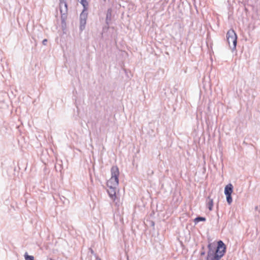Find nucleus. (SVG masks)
Listing matches in <instances>:
<instances>
[{
  "instance_id": "1",
  "label": "nucleus",
  "mask_w": 260,
  "mask_h": 260,
  "mask_svg": "<svg viewBox=\"0 0 260 260\" xmlns=\"http://www.w3.org/2000/svg\"><path fill=\"white\" fill-rule=\"evenodd\" d=\"M207 247L208 250L206 260H219L226 251V246L221 240H219L217 244L209 242Z\"/></svg>"
},
{
  "instance_id": "2",
  "label": "nucleus",
  "mask_w": 260,
  "mask_h": 260,
  "mask_svg": "<svg viewBox=\"0 0 260 260\" xmlns=\"http://www.w3.org/2000/svg\"><path fill=\"white\" fill-rule=\"evenodd\" d=\"M226 41L229 47L233 51L236 50L237 43V36L234 29H230L226 33Z\"/></svg>"
},
{
  "instance_id": "3",
  "label": "nucleus",
  "mask_w": 260,
  "mask_h": 260,
  "mask_svg": "<svg viewBox=\"0 0 260 260\" xmlns=\"http://www.w3.org/2000/svg\"><path fill=\"white\" fill-rule=\"evenodd\" d=\"M111 180H114L115 181V183L116 184L117 182H119L118 177L119 175V169L116 166H114L112 167L111 169Z\"/></svg>"
},
{
  "instance_id": "4",
  "label": "nucleus",
  "mask_w": 260,
  "mask_h": 260,
  "mask_svg": "<svg viewBox=\"0 0 260 260\" xmlns=\"http://www.w3.org/2000/svg\"><path fill=\"white\" fill-rule=\"evenodd\" d=\"M60 1V11L61 14L62 21H64L66 18L65 15L66 13L67 12V4L65 0H59Z\"/></svg>"
},
{
  "instance_id": "5",
  "label": "nucleus",
  "mask_w": 260,
  "mask_h": 260,
  "mask_svg": "<svg viewBox=\"0 0 260 260\" xmlns=\"http://www.w3.org/2000/svg\"><path fill=\"white\" fill-rule=\"evenodd\" d=\"M112 12V10L111 8H109L107 11L106 23L108 26L109 25L110 22L111 20Z\"/></svg>"
},
{
  "instance_id": "6",
  "label": "nucleus",
  "mask_w": 260,
  "mask_h": 260,
  "mask_svg": "<svg viewBox=\"0 0 260 260\" xmlns=\"http://www.w3.org/2000/svg\"><path fill=\"white\" fill-rule=\"evenodd\" d=\"M233 191V186L231 183L226 185L224 188L225 194H232Z\"/></svg>"
},
{
  "instance_id": "7",
  "label": "nucleus",
  "mask_w": 260,
  "mask_h": 260,
  "mask_svg": "<svg viewBox=\"0 0 260 260\" xmlns=\"http://www.w3.org/2000/svg\"><path fill=\"white\" fill-rule=\"evenodd\" d=\"M115 181L114 180H111V178H110L107 183V186L110 188H116V187L118 185L119 182H117L116 184L115 183Z\"/></svg>"
},
{
  "instance_id": "8",
  "label": "nucleus",
  "mask_w": 260,
  "mask_h": 260,
  "mask_svg": "<svg viewBox=\"0 0 260 260\" xmlns=\"http://www.w3.org/2000/svg\"><path fill=\"white\" fill-rule=\"evenodd\" d=\"M115 188H110V190H108V194L112 199H114L115 198H116Z\"/></svg>"
},
{
  "instance_id": "9",
  "label": "nucleus",
  "mask_w": 260,
  "mask_h": 260,
  "mask_svg": "<svg viewBox=\"0 0 260 260\" xmlns=\"http://www.w3.org/2000/svg\"><path fill=\"white\" fill-rule=\"evenodd\" d=\"M208 201L207 203V206L209 210L211 211L212 210L213 202V200L210 199V197L208 198Z\"/></svg>"
},
{
  "instance_id": "10",
  "label": "nucleus",
  "mask_w": 260,
  "mask_h": 260,
  "mask_svg": "<svg viewBox=\"0 0 260 260\" xmlns=\"http://www.w3.org/2000/svg\"><path fill=\"white\" fill-rule=\"evenodd\" d=\"M86 23V20H83V19H80V29L82 30L85 28V24Z\"/></svg>"
},
{
  "instance_id": "11",
  "label": "nucleus",
  "mask_w": 260,
  "mask_h": 260,
  "mask_svg": "<svg viewBox=\"0 0 260 260\" xmlns=\"http://www.w3.org/2000/svg\"><path fill=\"white\" fill-rule=\"evenodd\" d=\"M206 220V219L204 217L198 216L194 219V222L196 223H197L200 221H205Z\"/></svg>"
},
{
  "instance_id": "12",
  "label": "nucleus",
  "mask_w": 260,
  "mask_h": 260,
  "mask_svg": "<svg viewBox=\"0 0 260 260\" xmlns=\"http://www.w3.org/2000/svg\"><path fill=\"white\" fill-rule=\"evenodd\" d=\"M225 195L226 196V200L227 203H228L229 205H230L233 202L232 194H225Z\"/></svg>"
},
{
  "instance_id": "13",
  "label": "nucleus",
  "mask_w": 260,
  "mask_h": 260,
  "mask_svg": "<svg viewBox=\"0 0 260 260\" xmlns=\"http://www.w3.org/2000/svg\"><path fill=\"white\" fill-rule=\"evenodd\" d=\"M87 17V14L83 11L80 14V19L86 20Z\"/></svg>"
},
{
  "instance_id": "14",
  "label": "nucleus",
  "mask_w": 260,
  "mask_h": 260,
  "mask_svg": "<svg viewBox=\"0 0 260 260\" xmlns=\"http://www.w3.org/2000/svg\"><path fill=\"white\" fill-rule=\"evenodd\" d=\"M24 258L25 260H34V257L32 255H29L26 252L24 254Z\"/></svg>"
},
{
  "instance_id": "15",
  "label": "nucleus",
  "mask_w": 260,
  "mask_h": 260,
  "mask_svg": "<svg viewBox=\"0 0 260 260\" xmlns=\"http://www.w3.org/2000/svg\"><path fill=\"white\" fill-rule=\"evenodd\" d=\"M80 3L82 5L84 8H85L88 5V3L86 0H81Z\"/></svg>"
},
{
  "instance_id": "16",
  "label": "nucleus",
  "mask_w": 260,
  "mask_h": 260,
  "mask_svg": "<svg viewBox=\"0 0 260 260\" xmlns=\"http://www.w3.org/2000/svg\"><path fill=\"white\" fill-rule=\"evenodd\" d=\"M206 252L205 251V247L204 246H202V251L200 252L201 256H203L205 254Z\"/></svg>"
},
{
  "instance_id": "17",
  "label": "nucleus",
  "mask_w": 260,
  "mask_h": 260,
  "mask_svg": "<svg viewBox=\"0 0 260 260\" xmlns=\"http://www.w3.org/2000/svg\"><path fill=\"white\" fill-rule=\"evenodd\" d=\"M48 42V40L45 39H44L42 41V44L44 45H47V43Z\"/></svg>"
},
{
  "instance_id": "18",
  "label": "nucleus",
  "mask_w": 260,
  "mask_h": 260,
  "mask_svg": "<svg viewBox=\"0 0 260 260\" xmlns=\"http://www.w3.org/2000/svg\"><path fill=\"white\" fill-rule=\"evenodd\" d=\"M90 250L92 254H94V251H93V250L91 248L90 249Z\"/></svg>"
},
{
  "instance_id": "19",
  "label": "nucleus",
  "mask_w": 260,
  "mask_h": 260,
  "mask_svg": "<svg viewBox=\"0 0 260 260\" xmlns=\"http://www.w3.org/2000/svg\"><path fill=\"white\" fill-rule=\"evenodd\" d=\"M96 259L97 260H101V258H100L99 257H98V256L96 257Z\"/></svg>"
},
{
  "instance_id": "20",
  "label": "nucleus",
  "mask_w": 260,
  "mask_h": 260,
  "mask_svg": "<svg viewBox=\"0 0 260 260\" xmlns=\"http://www.w3.org/2000/svg\"><path fill=\"white\" fill-rule=\"evenodd\" d=\"M153 174V171H151V173H150V174L152 175V174Z\"/></svg>"
},
{
  "instance_id": "21",
  "label": "nucleus",
  "mask_w": 260,
  "mask_h": 260,
  "mask_svg": "<svg viewBox=\"0 0 260 260\" xmlns=\"http://www.w3.org/2000/svg\"><path fill=\"white\" fill-rule=\"evenodd\" d=\"M106 1V0H104V1H105V2Z\"/></svg>"
},
{
  "instance_id": "22",
  "label": "nucleus",
  "mask_w": 260,
  "mask_h": 260,
  "mask_svg": "<svg viewBox=\"0 0 260 260\" xmlns=\"http://www.w3.org/2000/svg\"><path fill=\"white\" fill-rule=\"evenodd\" d=\"M51 260H53V259H51Z\"/></svg>"
}]
</instances>
